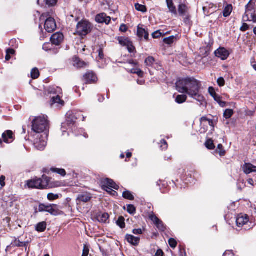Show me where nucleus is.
<instances>
[{"label": "nucleus", "instance_id": "obj_1", "mask_svg": "<svg viewBox=\"0 0 256 256\" xmlns=\"http://www.w3.org/2000/svg\"><path fill=\"white\" fill-rule=\"evenodd\" d=\"M176 90L180 93L186 94L189 97L200 103L204 101L201 92V82L193 77L180 79L176 82Z\"/></svg>", "mask_w": 256, "mask_h": 256}, {"label": "nucleus", "instance_id": "obj_2", "mask_svg": "<svg viewBox=\"0 0 256 256\" xmlns=\"http://www.w3.org/2000/svg\"><path fill=\"white\" fill-rule=\"evenodd\" d=\"M32 130L36 133L34 145L36 148L43 150L47 144L48 134L46 132L48 128V122L44 116H38L32 122Z\"/></svg>", "mask_w": 256, "mask_h": 256}, {"label": "nucleus", "instance_id": "obj_3", "mask_svg": "<svg viewBox=\"0 0 256 256\" xmlns=\"http://www.w3.org/2000/svg\"><path fill=\"white\" fill-rule=\"evenodd\" d=\"M49 181L48 177L43 176L42 178H36L28 180L26 185L29 188L44 189L48 187Z\"/></svg>", "mask_w": 256, "mask_h": 256}, {"label": "nucleus", "instance_id": "obj_4", "mask_svg": "<svg viewBox=\"0 0 256 256\" xmlns=\"http://www.w3.org/2000/svg\"><path fill=\"white\" fill-rule=\"evenodd\" d=\"M50 92L56 94V96H54L51 99L52 106L56 108H61L64 104V102L61 99L62 95V90L59 87H54L50 88Z\"/></svg>", "mask_w": 256, "mask_h": 256}, {"label": "nucleus", "instance_id": "obj_5", "mask_svg": "<svg viewBox=\"0 0 256 256\" xmlns=\"http://www.w3.org/2000/svg\"><path fill=\"white\" fill-rule=\"evenodd\" d=\"M256 4L250 0L246 6V12L243 16L244 21H252L256 22Z\"/></svg>", "mask_w": 256, "mask_h": 256}, {"label": "nucleus", "instance_id": "obj_6", "mask_svg": "<svg viewBox=\"0 0 256 256\" xmlns=\"http://www.w3.org/2000/svg\"><path fill=\"white\" fill-rule=\"evenodd\" d=\"M44 28L48 32H53L56 28V24L54 18L50 16L48 13L43 14L40 17V20H44Z\"/></svg>", "mask_w": 256, "mask_h": 256}, {"label": "nucleus", "instance_id": "obj_7", "mask_svg": "<svg viewBox=\"0 0 256 256\" xmlns=\"http://www.w3.org/2000/svg\"><path fill=\"white\" fill-rule=\"evenodd\" d=\"M92 28V26L90 22L82 20L78 24L76 32L79 36H85L91 32Z\"/></svg>", "mask_w": 256, "mask_h": 256}, {"label": "nucleus", "instance_id": "obj_8", "mask_svg": "<svg viewBox=\"0 0 256 256\" xmlns=\"http://www.w3.org/2000/svg\"><path fill=\"white\" fill-rule=\"evenodd\" d=\"M67 118L66 122L62 124V135H64V133L68 130H73V128L74 126V123L76 120L77 119L73 114H67Z\"/></svg>", "mask_w": 256, "mask_h": 256}, {"label": "nucleus", "instance_id": "obj_9", "mask_svg": "<svg viewBox=\"0 0 256 256\" xmlns=\"http://www.w3.org/2000/svg\"><path fill=\"white\" fill-rule=\"evenodd\" d=\"M189 8L184 4L180 3L178 6V12L184 18V22H187L190 18V15L188 13Z\"/></svg>", "mask_w": 256, "mask_h": 256}, {"label": "nucleus", "instance_id": "obj_10", "mask_svg": "<svg viewBox=\"0 0 256 256\" xmlns=\"http://www.w3.org/2000/svg\"><path fill=\"white\" fill-rule=\"evenodd\" d=\"M216 56L220 58L222 60H226L229 56L230 53L224 48H220L214 52Z\"/></svg>", "mask_w": 256, "mask_h": 256}, {"label": "nucleus", "instance_id": "obj_11", "mask_svg": "<svg viewBox=\"0 0 256 256\" xmlns=\"http://www.w3.org/2000/svg\"><path fill=\"white\" fill-rule=\"evenodd\" d=\"M149 218L154 222L160 230L164 231L165 230L166 228L162 222L154 214L149 215Z\"/></svg>", "mask_w": 256, "mask_h": 256}, {"label": "nucleus", "instance_id": "obj_12", "mask_svg": "<svg viewBox=\"0 0 256 256\" xmlns=\"http://www.w3.org/2000/svg\"><path fill=\"white\" fill-rule=\"evenodd\" d=\"M208 92L210 95L214 98V100L219 104L221 107L226 106V102L222 100V98L216 94L214 89L212 87H210Z\"/></svg>", "mask_w": 256, "mask_h": 256}, {"label": "nucleus", "instance_id": "obj_13", "mask_svg": "<svg viewBox=\"0 0 256 256\" xmlns=\"http://www.w3.org/2000/svg\"><path fill=\"white\" fill-rule=\"evenodd\" d=\"M64 35L60 32H56L52 35L50 41L52 44L59 46L64 40Z\"/></svg>", "mask_w": 256, "mask_h": 256}, {"label": "nucleus", "instance_id": "obj_14", "mask_svg": "<svg viewBox=\"0 0 256 256\" xmlns=\"http://www.w3.org/2000/svg\"><path fill=\"white\" fill-rule=\"evenodd\" d=\"M249 219L247 215L238 214L236 218V223L238 227H242L248 222Z\"/></svg>", "mask_w": 256, "mask_h": 256}, {"label": "nucleus", "instance_id": "obj_15", "mask_svg": "<svg viewBox=\"0 0 256 256\" xmlns=\"http://www.w3.org/2000/svg\"><path fill=\"white\" fill-rule=\"evenodd\" d=\"M102 186L105 188H112L118 190V186L112 180L109 178H106L102 181Z\"/></svg>", "mask_w": 256, "mask_h": 256}, {"label": "nucleus", "instance_id": "obj_16", "mask_svg": "<svg viewBox=\"0 0 256 256\" xmlns=\"http://www.w3.org/2000/svg\"><path fill=\"white\" fill-rule=\"evenodd\" d=\"M111 18L104 13L97 14L96 16V21L98 23H106L108 24L110 22Z\"/></svg>", "mask_w": 256, "mask_h": 256}, {"label": "nucleus", "instance_id": "obj_17", "mask_svg": "<svg viewBox=\"0 0 256 256\" xmlns=\"http://www.w3.org/2000/svg\"><path fill=\"white\" fill-rule=\"evenodd\" d=\"M125 239L129 244L134 246H138L140 242V237L134 236L132 234H126Z\"/></svg>", "mask_w": 256, "mask_h": 256}, {"label": "nucleus", "instance_id": "obj_18", "mask_svg": "<svg viewBox=\"0 0 256 256\" xmlns=\"http://www.w3.org/2000/svg\"><path fill=\"white\" fill-rule=\"evenodd\" d=\"M3 140L6 143H10L14 140L13 132L10 130L4 132L2 134Z\"/></svg>", "mask_w": 256, "mask_h": 256}, {"label": "nucleus", "instance_id": "obj_19", "mask_svg": "<svg viewBox=\"0 0 256 256\" xmlns=\"http://www.w3.org/2000/svg\"><path fill=\"white\" fill-rule=\"evenodd\" d=\"M242 170L244 173L246 174L252 172H256V166L250 163H245L242 166Z\"/></svg>", "mask_w": 256, "mask_h": 256}, {"label": "nucleus", "instance_id": "obj_20", "mask_svg": "<svg viewBox=\"0 0 256 256\" xmlns=\"http://www.w3.org/2000/svg\"><path fill=\"white\" fill-rule=\"evenodd\" d=\"M86 83H93L96 82L98 78L93 72H88L84 76Z\"/></svg>", "mask_w": 256, "mask_h": 256}, {"label": "nucleus", "instance_id": "obj_21", "mask_svg": "<svg viewBox=\"0 0 256 256\" xmlns=\"http://www.w3.org/2000/svg\"><path fill=\"white\" fill-rule=\"evenodd\" d=\"M137 34L140 38L144 37V40H147L148 38L149 34L146 29L140 28V26H138L137 29Z\"/></svg>", "mask_w": 256, "mask_h": 256}, {"label": "nucleus", "instance_id": "obj_22", "mask_svg": "<svg viewBox=\"0 0 256 256\" xmlns=\"http://www.w3.org/2000/svg\"><path fill=\"white\" fill-rule=\"evenodd\" d=\"M166 2L170 12L174 15H176L178 13L176 7L174 4L172 0H166Z\"/></svg>", "mask_w": 256, "mask_h": 256}, {"label": "nucleus", "instance_id": "obj_23", "mask_svg": "<svg viewBox=\"0 0 256 256\" xmlns=\"http://www.w3.org/2000/svg\"><path fill=\"white\" fill-rule=\"evenodd\" d=\"M73 65L74 66L78 68H81L84 67L86 66V64L84 61L81 60L78 57H74L73 58Z\"/></svg>", "mask_w": 256, "mask_h": 256}, {"label": "nucleus", "instance_id": "obj_24", "mask_svg": "<svg viewBox=\"0 0 256 256\" xmlns=\"http://www.w3.org/2000/svg\"><path fill=\"white\" fill-rule=\"evenodd\" d=\"M201 125L206 126L208 124L212 128H214V122L212 120L209 119L206 116H202L200 120Z\"/></svg>", "mask_w": 256, "mask_h": 256}, {"label": "nucleus", "instance_id": "obj_25", "mask_svg": "<svg viewBox=\"0 0 256 256\" xmlns=\"http://www.w3.org/2000/svg\"><path fill=\"white\" fill-rule=\"evenodd\" d=\"M42 48L46 51H50L54 54H56L58 50L53 48V44L51 43H46L43 45Z\"/></svg>", "mask_w": 256, "mask_h": 256}, {"label": "nucleus", "instance_id": "obj_26", "mask_svg": "<svg viewBox=\"0 0 256 256\" xmlns=\"http://www.w3.org/2000/svg\"><path fill=\"white\" fill-rule=\"evenodd\" d=\"M90 194L88 193L82 194L78 196V200L82 202H86L90 200Z\"/></svg>", "mask_w": 256, "mask_h": 256}, {"label": "nucleus", "instance_id": "obj_27", "mask_svg": "<svg viewBox=\"0 0 256 256\" xmlns=\"http://www.w3.org/2000/svg\"><path fill=\"white\" fill-rule=\"evenodd\" d=\"M97 218L98 222L102 223H106L108 220L109 215L106 212L100 213L98 216Z\"/></svg>", "mask_w": 256, "mask_h": 256}, {"label": "nucleus", "instance_id": "obj_28", "mask_svg": "<svg viewBox=\"0 0 256 256\" xmlns=\"http://www.w3.org/2000/svg\"><path fill=\"white\" fill-rule=\"evenodd\" d=\"M48 212L54 216L58 215L60 213L59 210L56 204H50Z\"/></svg>", "mask_w": 256, "mask_h": 256}, {"label": "nucleus", "instance_id": "obj_29", "mask_svg": "<svg viewBox=\"0 0 256 256\" xmlns=\"http://www.w3.org/2000/svg\"><path fill=\"white\" fill-rule=\"evenodd\" d=\"M46 226L45 222H39L36 226V230L38 232H44L46 228Z\"/></svg>", "mask_w": 256, "mask_h": 256}, {"label": "nucleus", "instance_id": "obj_30", "mask_svg": "<svg viewBox=\"0 0 256 256\" xmlns=\"http://www.w3.org/2000/svg\"><path fill=\"white\" fill-rule=\"evenodd\" d=\"M118 40L121 46H127L130 42L128 38L125 37H118Z\"/></svg>", "mask_w": 256, "mask_h": 256}, {"label": "nucleus", "instance_id": "obj_31", "mask_svg": "<svg viewBox=\"0 0 256 256\" xmlns=\"http://www.w3.org/2000/svg\"><path fill=\"white\" fill-rule=\"evenodd\" d=\"M232 4H228L224 8L223 11V16L224 17L228 16L232 13Z\"/></svg>", "mask_w": 256, "mask_h": 256}, {"label": "nucleus", "instance_id": "obj_32", "mask_svg": "<svg viewBox=\"0 0 256 256\" xmlns=\"http://www.w3.org/2000/svg\"><path fill=\"white\" fill-rule=\"evenodd\" d=\"M145 64L147 66L153 67L154 65L155 60L152 56H148L145 60Z\"/></svg>", "mask_w": 256, "mask_h": 256}, {"label": "nucleus", "instance_id": "obj_33", "mask_svg": "<svg viewBox=\"0 0 256 256\" xmlns=\"http://www.w3.org/2000/svg\"><path fill=\"white\" fill-rule=\"evenodd\" d=\"M187 99V96L186 94L178 95L176 98V102L178 104L184 102Z\"/></svg>", "mask_w": 256, "mask_h": 256}, {"label": "nucleus", "instance_id": "obj_34", "mask_svg": "<svg viewBox=\"0 0 256 256\" xmlns=\"http://www.w3.org/2000/svg\"><path fill=\"white\" fill-rule=\"evenodd\" d=\"M11 244L14 246L22 247L25 246L26 244L25 242H20L18 239L15 238L12 242Z\"/></svg>", "mask_w": 256, "mask_h": 256}, {"label": "nucleus", "instance_id": "obj_35", "mask_svg": "<svg viewBox=\"0 0 256 256\" xmlns=\"http://www.w3.org/2000/svg\"><path fill=\"white\" fill-rule=\"evenodd\" d=\"M122 196L127 200H134V196L132 195V193L128 190H125L122 193Z\"/></svg>", "mask_w": 256, "mask_h": 256}, {"label": "nucleus", "instance_id": "obj_36", "mask_svg": "<svg viewBox=\"0 0 256 256\" xmlns=\"http://www.w3.org/2000/svg\"><path fill=\"white\" fill-rule=\"evenodd\" d=\"M52 172H56L62 176H65L66 174V170L62 168H51Z\"/></svg>", "mask_w": 256, "mask_h": 256}, {"label": "nucleus", "instance_id": "obj_37", "mask_svg": "<svg viewBox=\"0 0 256 256\" xmlns=\"http://www.w3.org/2000/svg\"><path fill=\"white\" fill-rule=\"evenodd\" d=\"M40 72L37 68H34L31 71V76L33 79H36L39 77Z\"/></svg>", "mask_w": 256, "mask_h": 256}, {"label": "nucleus", "instance_id": "obj_38", "mask_svg": "<svg viewBox=\"0 0 256 256\" xmlns=\"http://www.w3.org/2000/svg\"><path fill=\"white\" fill-rule=\"evenodd\" d=\"M135 8L138 11L142 12H145L147 10L145 6L140 4H135Z\"/></svg>", "mask_w": 256, "mask_h": 256}, {"label": "nucleus", "instance_id": "obj_39", "mask_svg": "<svg viewBox=\"0 0 256 256\" xmlns=\"http://www.w3.org/2000/svg\"><path fill=\"white\" fill-rule=\"evenodd\" d=\"M234 114V111L232 110L231 109H226L224 113V116L226 119H228L232 117V116Z\"/></svg>", "mask_w": 256, "mask_h": 256}, {"label": "nucleus", "instance_id": "obj_40", "mask_svg": "<svg viewBox=\"0 0 256 256\" xmlns=\"http://www.w3.org/2000/svg\"><path fill=\"white\" fill-rule=\"evenodd\" d=\"M206 147L209 150H214L215 148L214 144L212 140H208L205 144Z\"/></svg>", "mask_w": 256, "mask_h": 256}, {"label": "nucleus", "instance_id": "obj_41", "mask_svg": "<svg viewBox=\"0 0 256 256\" xmlns=\"http://www.w3.org/2000/svg\"><path fill=\"white\" fill-rule=\"evenodd\" d=\"M40 0H38V3H39ZM46 2V5L48 6H54L58 2V0H44Z\"/></svg>", "mask_w": 256, "mask_h": 256}, {"label": "nucleus", "instance_id": "obj_42", "mask_svg": "<svg viewBox=\"0 0 256 256\" xmlns=\"http://www.w3.org/2000/svg\"><path fill=\"white\" fill-rule=\"evenodd\" d=\"M48 199L49 200L52 201L55 200L58 198L59 196L57 194H54L52 193H49L47 196Z\"/></svg>", "mask_w": 256, "mask_h": 256}, {"label": "nucleus", "instance_id": "obj_43", "mask_svg": "<svg viewBox=\"0 0 256 256\" xmlns=\"http://www.w3.org/2000/svg\"><path fill=\"white\" fill-rule=\"evenodd\" d=\"M176 38L174 36H171L168 38H164V42L168 44H171L174 42V40Z\"/></svg>", "mask_w": 256, "mask_h": 256}, {"label": "nucleus", "instance_id": "obj_44", "mask_svg": "<svg viewBox=\"0 0 256 256\" xmlns=\"http://www.w3.org/2000/svg\"><path fill=\"white\" fill-rule=\"evenodd\" d=\"M116 224L120 228H124L125 226L124 219L122 217L119 218Z\"/></svg>", "mask_w": 256, "mask_h": 256}, {"label": "nucleus", "instance_id": "obj_45", "mask_svg": "<svg viewBox=\"0 0 256 256\" xmlns=\"http://www.w3.org/2000/svg\"><path fill=\"white\" fill-rule=\"evenodd\" d=\"M136 208L132 204H128L127 206V211L130 214H134L136 212Z\"/></svg>", "mask_w": 256, "mask_h": 256}, {"label": "nucleus", "instance_id": "obj_46", "mask_svg": "<svg viewBox=\"0 0 256 256\" xmlns=\"http://www.w3.org/2000/svg\"><path fill=\"white\" fill-rule=\"evenodd\" d=\"M50 205H45L44 204H40L39 206V210L40 212H48Z\"/></svg>", "mask_w": 256, "mask_h": 256}, {"label": "nucleus", "instance_id": "obj_47", "mask_svg": "<svg viewBox=\"0 0 256 256\" xmlns=\"http://www.w3.org/2000/svg\"><path fill=\"white\" fill-rule=\"evenodd\" d=\"M168 243L170 247L172 248H175L177 246V242L174 239V238H170L168 240Z\"/></svg>", "mask_w": 256, "mask_h": 256}, {"label": "nucleus", "instance_id": "obj_48", "mask_svg": "<svg viewBox=\"0 0 256 256\" xmlns=\"http://www.w3.org/2000/svg\"><path fill=\"white\" fill-rule=\"evenodd\" d=\"M162 33L160 30H156L152 34V36L154 38H158L162 36Z\"/></svg>", "mask_w": 256, "mask_h": 256}, {"label": "nucleus", "instance_id": "obj_49", "mask_svg": "<svg viewBox=\"0 0 256 256\" xmlns=\"http://www.w3.org/2000/svg\"><path fill=\"white\" fill-rule=\"evenodd\" d=\"M218 148L220 150L219 154L220 156H222L225 154L226 152L224 150H223V146L222 144H218Z\"/></svg>", "mask_w": 256, "mask_h": 256}, {"label": "nucleus", "instance_id": "obj_50", "mask_svg": "<svg viewBox=\"0 0 256 256\" xmlns=\"http://www.w3.org/2000/svg\"><path fill=\"white\" fill-rule=\"evenodd\" d=\"M217 82L220 86H223L225 84V80L223 78L220 77L218 79Z\"/></svg>", "mask_w": 256, "mask_h": 256}, {"label": "nucleus", "instance_id": "obj_51", "mask_svg": "<svg viewBox=\"0 0 256 256\" xmlns=\"http://www.w3.org/2000/svg\"><path fill=\"white\" fill-rule=\"evenodd\" d=\"M249 28V26L246 23H244L242 26L240 28V30L242 32H245Z\"/></svg>", "mask_w": 256, "mask_h": 256}, {"label": "nucleus", "instance_id": "obj_52", "mask_svg": "<svg viewBox=\"0 0 256 256\" xmlns=\"http://www.w3.org/2000/svg\"><path fill=\"white\" fill-rule=\"evenodd\" d=\"M89 253V250L88 248L86 246H84V247L83 250V253L82 254V256H88Z\"/></svg>", "mask_w": 256, "mask_h": 256}, {"label": "nucleus", "instance_id": "obj_53", "mask_svg": "<svg viewBox=\"0 0 256 256\" xmlns=\"http://www.w3.org/2000/svg\"><path fill=\"white\" fill-rule=\"evenodd\" d=\"M130 52H132L134 50V46H132V43L130 42L126 46Z\"/></svg>", "mask_w": 256, "mask_h": 256}, {"label": "nucleus", "instance_id": "obj_54", "mask_svg": "<svg viewBox=\"0 0 256 256\" xmlns=\"http://www.w3.org/2000/svg\"><path fill=\"white\" fill-rule=\"evenodd\" d=\"M160 142L161 144H162L161 146V147L162 148V149L166 150L168 148V144L166 141L163 140H161Z\"/></svg>", "mask_w": 256, "mask_h": 256}, {"label": "nucleus", "instance_id": "obj_55", "mask_svg": "<svg viewBox=\"0 0 256 256\" xmlns=\"http://www.w3.org/2000/svg\"><path fill=\"white\" fill-rule=\"evenodd\" d=\"M132 232L134 234H141L142 233V231L141 228L134 229Z\"/></svg>", "mask_w": 256, "mask_h": 256}, {"label": "nucleus", "instance_id": "obj_56", "mask_svg": "<svg viewBox=\"0 0 256 256\" xmlns=\"http://www.w3.org/2000/svg\"><path fill=\"white\" fill-rule=\"evenodd\" d=\"M98 58L100 60H103L104 58V52L101 48L98 50Z\"/></svg>", "mask_w": 256, "mask_h": 256}, {"label": "nucleus", "instance_id": "obj_57", "mask_svg": "<svg viewBox=\"0 0 256 256\" xmlns=\"http://www.w3.org/2000/svg\"><path fill=\"white\" fill-rule=\"evenodd\" d=\"M5 179H6V178L4 176H2L0 177V184L2 186H5V183H4Z\"/></svg>", "mask_w": 256, "mask_h": 256}, {"label": "nucleus", "instance_id": "obj_58", "mask_svg": "<svg viewBox=\"0 0 256 256\" xmlns=\"http://www.w3.org/2000/svg\"><path fill=\"white\" fill-rule=\"evenodd\" d=\"M6 54H8L9 55H13L15 54V50L14 49L12 48H8L6 50Z\"/></svg>", "mask_w": 256, "mask_h": 256}, {"label": "nucleus", "instance_id": "obj_59", "mask_svg": "<svg viewBox=\"0 0 256 256\" xmlns=\"http://www.w3.org/2000/svg\"><path fill=\"white\" fill-rule=\"evenodd\" d=\"M120 30L121 31V32H125L127 30V27L124 24H122L120 26Z\"/></svg>", "mask_w": 256, "mask_h": 256}, {"label": "nucleus", "instance_id": "obj_60", "mask_svg": "<svg viewBox=\"0 0 256 256\" xmlns=\"http://www.w3.org/2000/svg\"><path fill=\"white\" fill-rule=\"evenodd\" d=\"M164 252L161 250H158L155 254V256H163Z\"/></svg>", "mask_w": 256, "mask_h": 256}, {"label": "nucleus", "instance_id": "obj_61", "mask_svg": "<svg viewBox=\"0 0 256 256\" xmlns=\"http://www.w3.org/2000/svg\"><path fill=\"white\" fill-rule=\"evenodd\" d=\"M136 74H137L140 77L142 76L144 73L139 68H138V70H136Z\"/></svg>", "mask_w": 256, "mask_h": 256}, {"label": "nucleus", "instance_id": "obj_62", "mask_svg": "<svg viewBox=\"0 0 256 256\" xmlns=\"http://www.w3.org/2000/svg\"><path fill=\"white\" fill-rule=\"evenodd\" d=\"M154 68L159 70L161 69L162 66L158 63H154V65L153 66Z\"/></svg>", "mask_w": 256, "mask_h": 256}, {"label": "nucleus", "instance_id": "obj_63", "mask_svg": "<svg viewBox=\"0 0 256 256\" xmlns=\"http://www.w3.org/2000/svg\"><path fill=\"white\" fill-rule=\"evenodd\" d=\"M248 182L252 185V186H254V180L252 178H249L248 180Z\"/></svg>", "mask_w": 256, "mask_h": 256}, {"label": "nucleus", "instance_id": "obj_64", "mask_svg": "<svg viewBox=\"0 0 256 256\" xmlns=\"http://www.w3.org/2000/svg\"><path fill=\"white\" fill-rule=\"evenodd\" d=\"M129 64L134 65V66H136L138 64V62H134V60H130L129 61Z\"/></svg>", "mask_w": 256, "mask_h": 256}]
</instances>
